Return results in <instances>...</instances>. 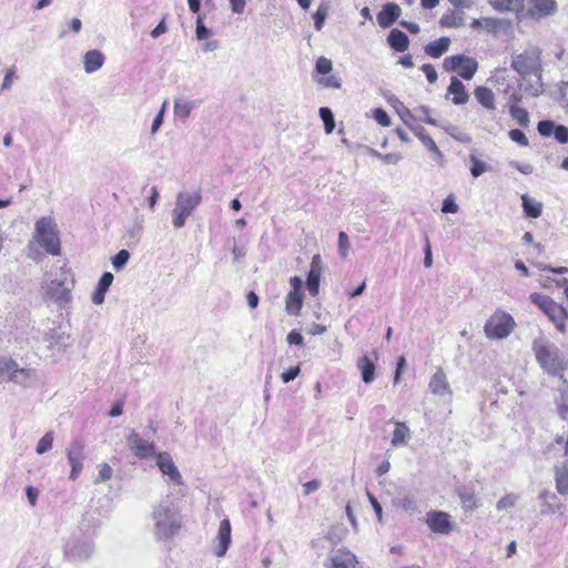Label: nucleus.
Returning a JSON list of instances; mask_svg holds the SVG:
<instances>
[{"mask_svg": "<svg viewBox=\"0 0 568 568\" xmlns=\"http://www.w3.org/2000/svg\"><path fill=\"white\" fill-rule=\"evenodd\" d=\"M532 351L537 363L546 373L562 378V374L568 367V362L557 345L548 338L539 336L532 342Z\"/></svg>", "mask_w": 568, "mask_h": 568, "instance_id": "f257e3e1", "label": "nucleus"}, {"mask_svg": "<svg viewBox=\"0 0 568 568\" xmlns=\"http://www.w3.org/2000/svg\"><path fill=\"white\" fill-rule=\"evenodd\" d=\"M152 518L153 532L158 540L170 539L181 529V516L171 503L159 504L153 510Z\"/></svg>", "mask_w": 568, "mask_h": 568, "instance_id": "f03ea898", "label": "nucleus"}, {"mask_svg": "<svg viewBox=\"0 0 568 568\" xmlns=\"http://www.w3.org/2000/svg\"><path fill=\"white\" fill-rule=\"evenodd\" d=\"M33 239L53 256L61 254L59 230L51 217L43 216L36 222Z\"/></svg>", "mask_w": 568, "mask_h": 568, "instance_id": "7ed1b4c3", "label": "nucleus"}, {"mask_svg": "<svg viewBox=\"0 0 568 568\" xmlns=\"http://www.w3.org/2000/svg\"><path fill=\"white\" fill-rule=\"evenodd\" d=\"M511 68L521 77L536 75L541 80V50L530 47L519 54L513 55Z\"/></svg>", "mask_w": 568, "mask_h": 568, "instance_id": "20e7f679", "label": "nucleus"}, {"mask_svg": "<svg viewBox=\"0 0 568 568\" xmlns=\"http://www.w3.org/2000/svg\"><path fill=\"white\" fill-rule=\"evenodd\" d=\"M202 195L200 191L180 192L176 195L175 206L172 210V224L175 229L185 225L186 219L200 205Z\"/></svg>", "mask_w": 568, "mask_h": 568, "instance_id": "39448f33", "label": "nucleus"}, {"mask_svg": "<svg viewBox=\"0 0 568 568\" xmlns=\"http://www.w3.org/2000/svg\"><path fill=\"white\" fill-rule=\"evenodd\" d=\"M515 326L516 323L511 315L498 311L486 321L484 332L490 339H503L513 333Z\"/></svg>", "mask_w": 568, "mask_h": 568, "instance_id": "423d86ee", "label": "nucleus"}, {"mask_svg": "<svg viewBox=\"0 0 568 568\" xmlns=\"http://www.w3.org/2000/svg\"><path fill=\"white\" fill-rule=\"evenodd\" d=\"M6 377L16 384L29 386L33 382V372L19 368L13 359L0 358V379Z\"/></svg>", "mask_w": 568, "mask_h": 568, "instance_id": "0eeeda50", "label": "nucleus"}, {"mask_svg": "<svg viewBox=\"0 0 568 568\" xmlns=\"http://www.w3.org/2000/svg\"><path fill=\"white\" fill-rule=\"evenodd\" d=\"M72 286V282L69 285L65 280H52L42 288L45 298L53 301L59 307H63L71 301Z\"/></svg>", "mask_w": 568, "mask_h": 568, "instance_id": "6e6552de", "label": "nucleus"}, {"mask_svg": "<svg viewBox=\"0 0 568 568\" xmlns=\"http://www.w3.org/2000/svg\"><path fill=\"white\" fill-rule=\"evenodd\" d=\"M94 554V545L90 540H74L64 548V558L71 562L88 561Z\"/></svg>", "mask_w": 568, "mask_h": 568, "instance_id": "1a4fd4ad", "label": "nucleus"}, {"mask_svg": "<svg viewBox=\"0 0 568 568\" xmlns=\"http://www.w3.org/2000/svg\"><path fill=\"white\" fill-rule=\"evenodd\" d=\"M426 524L435 534L448 535L454 529L450 515L440 510H430L426 514Z\"/></svg>", "mask_w": 568, "mask_h": 568, "instance_id": "9d476101", "label": "nucleus"}, {"mask_svg": "<svg viewBox=\"0 0 568 568\" xmlns=\"http://www.w3.org/2000/svg\"><path fill=\"white\" fill-rule=\"evenodd\" d=\"M126 443L134 455L141 459L151 457L155 454V445L142 439L135 430L126 436Z\"/></svg>", "mask_w": 568, "mask_h": 568, "instance_id": "9b49d317", "label": "nucleus"}, {"mask_svg": "<svg viewBox=\"0 0 568 568\" xmlns=\"http://www.w3.org/2000/svg\"><path fill=\"white\" fill-rule=\"evenodd\" d=\"M156 465L164 475L169 476L173 484L181 485L183 483L182 476L169 453H159L156 455Z\"/></svg>", "mask_w": 568, "mask_h": 568, "instance_id": "f8f14e48", "label": "nucleus"}, {"mask_svg": "<svg viewBox=\"0 0 568 568\" xmlns=\"http://www.w3.org/2000/svg\"><path fill=\"white\" fill-rule=\"evenodd\" d=\"M322 270V258L318 254H316L312 257L311 268L306 278V287L312 296H316L320 292V278Z\"/></svg>", "mask_w": 568, "mask_h": 568, "instance_id": "ddd939ff", "label": "nucleus"}, {"mask_svg": "<svg viewBox=\"0 0 568 568\" xmlns=\"http://www.w3.org/2000/svg\"><path fill=\"white\" fill-rule=\"evenodd\" d=\"M402 9L394 2H388L382 7L377 13V22L381 28L386 29L392 27L400 17Z\"/></svg>", "mask_w": 568, "mask_h": 568, "instance_id": "4468645a", "label": "nucleus"}, {"mask_svg": "<svg viewBox=\"0 0 568 568\" xmlns=\"http://www.w3.org/2000/svg\"><path fill=\"white\" fill-rule=\"evenodd\" d=\"M556 11L557 3L555 0H530L528 14L534 19H540L554 14Z\"/></svg>", "mask_w": 568, "mask_h": 568, "instance_id": "2eb2a0df", "label": "nucleus"}, {"mask_svg": "<svg viewBox=\"0 0 568 568\" xmlns=\"http://www.w3.org/2000/svg\"><path fill=\"white\" fill-rule=\"evenodd\" d=\"M216 539L217 546L214 550V554L217 557H223L231 544V523L229 519L225 518L220 523Z\"/></svg>", "mask_w": 568, "mask_h": 568, "instance_id": "dca6fc26", "label": "nucleus"}, {"mask_svg": "<svg viewBox=\"0 0 568 568\" xmlns=\"http://www.w3.org/2000/svg\"><path fill=\"white\" fill-rule=\"evenodd\" d=\"M414 134L422 141L424 146L433 153L434 160L439 164L444 165V155L436 145L435 141L427 134L426 130L422 125L412 128Z\"/></svg>", "mask_w": 568, "mask_h": 568, "instance_id": "f3484780", "label": "nucleus"}, {"mask_svg": "<svg viewBox=\"0 0 568 568\" xmlns=\"http://www.w3.org/2000/svg\"><path fill=\"white\" fill-rule=\"evenodd\" d=\"M544 314L556 325L558 331L565 332L568 313L562 305L552 301Z\"/></svg>", "mask_w": 568, "mask_h": 568, "instance_id": "a211bd4d", "label": "nucleus"}, {"mask_svg": "<svg viewBox=\"0 0 568 568\" xmlns=\"http://www.w3.org/2000/svg\"><path fill=\"white\" fill-rule=\"evenodd\" d=\"M539 499L541 501L540 513L542 515L555 514L557 511L562 515L564 505L558 503V497L555 493L545 489L539 494Z\"/></svg>", "mask_w": 568, "mask_h": 568, "instance_id": "6ab92c4d", "label": "nucleus"}, {"mask_svg": "<svg viewBox=\"0 0 568 568\" xmlns=\"http://www.w3.org/2000/svg\"><path fill=\"white\" fill-rule=\"evenodd\" d=\"M448 94H453V103L462 105L468 102L469 95L466 92L464 83L456 77L450 79V84L447 89Z\"/></svg>", "mask_w": 568, "mask_h": 568, "instance_id": "aec40b11", "label": "nucleus"}, {"mask_svg": "<svg viewBox=\"0 0 568 568\" xmlns=\"http://www.w3.org/2000/svg\"><path fill=\"white\" fill-rule=\"evenodd\" d=\"M104 55L101 51L94 49L89 50L83 57L84 70L87 73H93L102 68L104 63Z\"/></svg>", "mask_w": 568, "mask_h": 568, "instance_id": "412c9836", "label": "nucleus"}, {"mask_svg": "<svg viewBox=\"0 0 568 568\" xmlns=\"http://www.w3.org/2000/svg\"><path fill=\"white\" fill-rule=\"evenodd\" d=\"M113 274L110 272H104L99 280L98 286L92 295V303L95 305H100L104 301L105 293L110 288L113 282Z\"/></svg>", "mask_w": 568, "mask_h": 568, "instance_id": "4be33fe9", "label": "nucleus"}, {"mask_svg": "<svg viewBox=\"0 0 568 568\" xmlns=\"http://www.w3.org/2000/svg\"><path fill=\"white\" fill-rule=\"evenodd\" d=\"M387 43L393 50L404 52L409 45V39L404 31L392 29L387 37Z\"/></svg>", "mask_w": 568, "mask_h": 568, "instance_id": "5701e85b", "label": "nucleus"}, {"mask_svg": "<svg viewBox=\"0 0 568 568\" xmlns=\"http://www.w3.org/2000/svg\"><path fill=\"white\" fill-rule=\"evenodd\" d=\"M357 560L351 551H338L331 557L328 568H356Z\"/></svg>", "mask_w": 568, "mask_h": 568, "instance_id": "b1692460", "label": "nucleus"}, {"mask_svg": "<svg viewBox=\"0 0 568 568\" xmlns=\"http://www.w3.org/2000/svg\"><path fill=\"white\" fill-rule=\"evenodd\" d=\"M429 389L435 395L450 393L449 384L443 369H438L430 378Z\"/></svg>", "mask_w": 568, "mask_h": 568, "instance_id": "393cba45", "label": "nucleus"}, {"mask_svg": "<svg viewBox=\"0 0 568 568\" xmlns=\"http://www.w3.org/2000/svg\"><path fill=\"white\" fill-rule=\"evenodd\" d=\"M450 39L448 37H442L427 43L424 48L425 53L432 58L442 57L449 48Z\"/></svg>", "mask_w": 568, "mask_h": 568, "instance_id": "a878e982", "label": "nucleus"}, {"mask_svg": "<svg viewBox=\"0 0 568 568\" xmlns=\"http://www.w3.org/2000/svg\"><path fill=\"white\" fill-rule=\"evenodd\" d=\"M303 292L290 291L285 297V311L288 315H298L303 306Z\"/></svg>", "mask_w": 568, "mask_h": 568, "instance_id": "bb28decb", "label": "nucleus"}, {"mask_svg": "<svg viewBox=\"0 0 568 568\" xmlns=\"http://www.w3.org/2000/svg\"><path fill=\"white\" fill-rule=\"evenodd\" d=\"M525 0H488V3L498 12H517L524 8Z\"/></svg>", "mask_w": 568, "mask_h": 568, "instance_id": "cd10ccee", "label": "nucleus"}, {"mask_svg": "<svg viewBox=\"0 0 568 568\" xmlns=\"http://www.w3.org/2000/svg\"><path fill=\"white\" fill-rule=\"evenodd\" d=\"M555 479L557 491L561 495L568 494V462L555 467Z\"/></svg>", "mask_w": 568, "mask_h": 568, "instance_id": "c85d7f7f", "label": "nucleus"}, {"mask_svg": "<svg viewBox=\"0 0 568 568\" xmlns=\"http://www.w3.org/2000/svg\"><path fill=\"white\" fill-rule=\"evenodd\" d=\"M511 100L514 103L509 106L510 116L516 120L520 126L527 128L529 125V114L527 110L516 104L520 100L517 95H513Z\"/></svg>", "mask_w": 568, "mask_h": 568, "instance_id": "c756f323", "label": "nucleus"}, {"mask_svg": "<svg viewBox=\"0 0 568 568\" xmlns=\"http://www.w3.org/2000/svg\"><path fill=\"white\" fill-rule=\"evenodd\" d=\"M357 368L361 371L365 384H371L375 378V365L366 355L357 361Z\"/></svg>", "mask_w": 568, "mask_h": 568, "instance_id": "7c9ffc66", "label": "nucleus"}, {"mask_svg": "<svg viewBox=\"0 0 568 568\" xmlns=\"http://www.w3.org/2000/svg\"><path fill=\"white\" fill-rule=\"evenodd\" d=\"M409 437L410 430L407 425L403 422H395V430L392 437V445L395 447L404 446L407 444Z\"/></svg>", "mask_w": 568, "mask_h": 568, "instance_id": "2f4dec72", "label": "nucleus"}, {"mask_svg": "<svg viewBox=\"0 0 568 568\" xmlns=\"http://www.w3.org/2000/svg\"><path fill=\"white\" fill-rule=\"evenodd\" d=\"M523 210L526 216L531 219H538L542 213V204L528 196V194L521 195Z\"/></svg>", "mask_w": 568, "mask_h": 568, "instance_id": "473e14b6", "label": "nucleus"}, {"mask_svg": "<svg viewBox=\"0 0 568 568\" xmlns=\"http://www.w3.org/2000/svg\"><path fill=\"white\" fill-rule=\"evenodd\" d=\"M475 98L484 108L495 110V95L493 91L486 87H478L475 89Z\"/></svg>", "mask_w": 568, "mask_h": 568, "instance_id": "72a5a7b5", "label": "nucleus"}, {"mask_svg": "<svg viewBox=\"0 0 568 568\" xmlns=\"http://www.w3.org/2000/svg\"><path fill=\"white\" fill-rule=\"evenodd\" d=\"M68 460H84V442L80 438H74L67 447Z\"/></svg>", "mask_w": 568, "mask_h": 568, "instance_id": "f704fd0d", "label": "nucleus"}, {"mask_svg": "<svg viewBox=\"0 0 568 568\" xmlns=\"http://www.w3.org/2000/svg\"><path fill=\"white\" fill-rule=\"evenodd\" d=\"M564 387L559 389V396L556 399L559 416L568 422V382L562 379Z\"/></svg>", "mask_w": 568, "mask_h": 568, "instance_id": "c9c22d12", "label": "nucleus"}, {"mask_svg": "<svg viewBox=\"0 0 568 568\" xmlns=\"http://www.w3.org/2000/svg\"><path fill=\"white\" fill-rule=\"evenodd\" d=\"M457 495L460 499V503H462V507L469 511V510H474L478 507L477 505V499L475 497V494L473 490H469L465 487L463 488H458L457 489Z\"/></svg>", "mask_w": 568, "mask_h": 568, "instance_id": "e433bc0d", "label": "nucleus"}, {"mask_svg": "<svg viewBox=\"0 0 568 568\" xmlns=\"http://www.w3.org/2000/svg\"><path fill=\"white\" fill-rule=\"evenodd\" d=\"M478 63L475 59L465 57V60L463 64L459 67V70H457V73L460 78L465 80H470L474 78L475 73L477 72Z\"/></svg>", "mask_w": 568, "mask_h": 568, "instance_id": "4c0bfd02", "label": "nucleus"}, {"mask_svg": "<svg viewBox=\"0 0 568 568\" xmlns=\"http://www.w3.org/2000/svg\"><path fill=\"white\" fill-rule=\"evenodd\" d=\"M193 108L194 103L192 101L176 99L174 101V115L180 119H186Z\"/></svg>", "mask_w": 568, "mask_h": 568, "instance_id": "58836bf2", "label": "nucleus"}, {"mask_svg": "<svg viewBox=\"0 0 568 568\" xmlns=\"http://www.w3.org/2000/svg\"><path fill=\"white\" fill-rule=\"evenodd\" d=\"M320 116L324 123L325 132L331 134L335 128L334 114L329 108L322 106L320 108Z\"/></svg>", "mask_w": 568, "mask_h": 568, "instance_id": "ea45409f", "label": "nucleus"}, {"mask_svg": "<svg viewBox=\"0 0 568 568\" xmlns=\"http://www.w3.org/2000/svg\"><path fill=\"white\" fill-rule=\"evenodd\" d=\"M464 54L450 55L444 59L443 68L448 72H457L465 60Z\"/></svg>", "mask_w": 568, "mask_h": 568, "instance_id": "a19ab883", "label": "nucleus"}, {"mask_svg": "<svg viewBox=\"0 0 568 568\" xmlns=\"http://www.w3.org/2000/svg\"><path fill=\"white\" fill-rule=\"evenodd\" d=\"M483 23L489 33H497L506 27V20L497 18H483Z\"/></svg>", "mask_w": 568, "mask_h": 568, "instance_id": "79ce46f5", "label": "nucleus"}, {"mask_svg": "<svg viewBox=\"0 0 568 568\" xmlns=\"http://www.w3.org/2000/svg\"><path fill=\"white\" fill-rule=\"evenodd\" d=\"M196 27H195V36L199 41L205 40L212 36V30L206 28L204 24V16L200 12L196 13Z\"/></svg>", "mask_w": 568, "mask_h": 568, "instance_id": "37998d69", "label": "nucleus"}, {"mask_svg": "<svg viewBox=\"0 0 568 568\" xmlns=\"http://www.w3.org/2000/svg\"><path fill=\"white\" fill-rule=\"evenodd\" d=\"M328 13V6L326 3H321L314 13V27L317 31L322 30L325 19Z\"/></svg>", "mask_w": 568, "mask_h": 568, "instance_id": "c03bdc74", "label": "nucleus"}, {"mask_svg": "<svg viewBox=\"0 0 568 568\" xmlns=\"http://www.w3.org/2000/svg\"><path fill=\"white\" fill-rule=\"evenodd\" d=\"M52 444H53V433L52 432H48L39 442H38V445H37V453L39 455H42L47 452H49L51 448H52Z\"/></svg>", "mask_w": 568, "mask_h": 568, "instance_id": "a18cd8bd", "label": "nucleus"}, {"mask_svg": "<svg viewBox=\"0 0 568 568\" xmlns=\"http://www.w3.org/2000/svg\"><path fill=\"white\" fill-rule=\"evenodd\" d=\"M130 258V253L126 250H120L113 257H112V265L116 271L122 270Z\"/></svg>", "mask_w": 568, "mask_h": 568, "instance_id": "49530a36", "label": "nucleus"}, {"mask_svg": "<svg viewBox=\"0 0 568 568\" xmlns=\"http://www.w3.org/2000/svg\"><path fill=\"white\" fill-rule=\"evenodd\" d=\"M517 500H518L517 495H515L513 493L507 494L497 501L496 508L498 510H506V509L513 508L516 505Z\"/></svg>", "mask_w": 568, "mask_h": 568, "instance_id": "de8ad7c7", "label": "nucleus"}, {"mask_svg": "<svg viewBox=\"0 0 568 568\" xmlns=\"http://www.w3.org/2000/svg\"><path fill=\"white\" fill-rule=\"evenodd\" d=\"M529 298L542 312H545L548 308V306L551 304V302L554 301L549 296L542 295L540 293H532V294H530Z\"/></svg>", "mask_w": 568, "mask_h": 568, "instance_id": "09e8293b", "label": "nucleus"}, {"mask_svg": "<svg viewBox=\"0 0 568 568\" xmlns=\"http://www.w3.org/2000/svg\"><path fill=\"white\" fill-rule=\"evenodd\" d=\"M529 298L542 312H545L548 308V306L551 304V302L554 301L549 296L542 295L540 293H532V294H530Z\"/></svg>", "mask_w": 568, "mask_h": 568, "instance_id": "8fccbe9b", "label": "nucleus"}, {"mask_svg": "<svg viewBox=\"0 0 568 568\" xmlns=\"http://www.w3.org/2000/svg\"><path fill=\"white\" fill-rule=\"evenodd\" d=\"M555 128H556V124L551 120H542V121H539L537 124L538 133L544 138H548L551 134H554Z\"/></svg>", "mask_w": 568, "mask_h": 568, "instance_id": "3c124183", "label": "nucleus"}, {"mask_svg": "<svg viewBox=\"0 0 568 568\" xmlns=\"http://www.w3.org/2000/svg\"><path fill=\"white\" fill-rule=\"evenodd\" d=\"M470 173L474 178L480 176L484 172L487 171V165L478 160L474 154H470Z\"/></svg>", "mask_w": 568, "mask_h": 568, "instance_id": "603ef678", "label": "nucleus"}, {"mask_svg": "<svg viewBox=\"0 0 568 568\" xmlns=\"http://www.w3.org/2000/svg\"><path fill=\"white\" fill-rule=\"evenodd\" d=\"M315 69L320 74H327L333 69L332 61L325 57H321L316 61Z\"/></svg>", "mask_w": 568, "mask_h": 568, "instance_id": "864d4df0", "label": "nucleus"}, {"mask_svg": "<svg viewBox=\"0 0 568 568\" xmlns=\"http://www.w3.org/2000/svg\"><path fill=\"white\" fill-rule=\"evenodd\" d=\"M98 477L93 480L94 484H99L109 480L112 477L113 469L108 464H101Z\"/></svg>", "mask_w": 568, "mask_h": 568, "instance_id": "5fc2aeb1", "label": "nucleus"}, {"mask_svg": "<svg viewBox=\"0 0 568 568\" xmlns=\"http://www.w3.org/2000/svg\"><path fill=\"white\" fill-rule=\"evenodd\" d=\"M508 135H509L511 141L518 143L521 146H528L529 145V141H528L527 136L519 129L510 130Z\"/></svg>", "mask_w": 568, "mask_h": 568, "instance_id": "6e6d98bb", "label": "nucleus"}, {"mask_svg": "<svg viewBox=\"0 0 568 568\" xmlns=\"http://www.w3.org/2000/svg\"><path fill=\"white\" fill-rule=\"evenodd\" d=\"M338 251L342 257H346L349 251V241L345 232L338 233Z\"/></svg>", "mask_w": 568, "mask_h": 568, "instance_id": "4d7b16f0", "label": "nucleus"}, {"mask_svg": "<svg viewBox=\"0 0 568 568\" xmlns=\"http://www.w3.org/2000/svg\"><path fill=\"white\" fill-rule=\"evenodd\" d=\"M554 135H555V139L559 143H561V144L568 143V128L566 125H562V124L556 125V128L554 130Z\"/></svg>", "mask_w": 568, "mask_h": 568, "instance_id": "13d9d810", "label": "nucleus"}, {"mask_svg": "<svg viewBox=\"0 0 568 568\" xmlns=\"http://www.w3.org/2000/svg\"><path fill=\"white\" fill-rule=\"evenodd\" d=\"M14 78H16V67L12 65L9 69H7V71H6L4 79L1 84V91L10 90Z\"/></svg>", "mask_w": 568, "mask_h": 568, "instance_id": "bf43d9fd", "label": "nucleus"}, {"mask_svg": "<svg viewBox=\"0 0 568 568\" xmlns=\"http://www.w3.org/2000/svg\"><path fill=\"white\" fill-rule=\"evenodd\" d=\"M165 104H166V102L163 103L162 108L160 109V111L158 112L155 118L153 119V122H152V125H151V134L152 135L156 134V132L159 131V129L161 128V125L163 123V118H164V112H165Z\"/></svg>", "mask_w": 568, "mask_h": 568, "instance_id": "052dcab7", "label": "nucleus"}, {"mask_svg": "<svg viewBox=\"0 0 568 568\" xmlns=\"http://www.w3.org/2000/svg\"><path fill=\"white\" fill-rule=\"evenodd\" d=\"M374 119L377 121L378 124L383 126H388L390 124V118L384 109H375Z\"/></svg>", "mask_w": 568, "mask_h": 568, "instance_id": "680f3d73", "label": "nucleus"}, {"mask_svg": "<svg viewBox=\"0 0 568 568\" xmlns=\"http://www.w3.org/2000/svg\"><path fill=\"white\" fill-rule=\"evenodd\" d=\"M69 464L71 466L69 478L75 480L83 469V460H71Z\"/></svg>", "mask_w": 568, "mask_h": 568, "instance_id": "e2e57ef3", "label": "nucleus"}, {"mask_svg": "<svg viewBox=\"0 0 568 568\" xmlns=\"http://www.w3.org/2000/svg\"><path fill=\"white\" fill-rule=\"evenodd\" d=\"M301 373L300 366L291 367L287 371L283 372L281 378L284 383H288L294 381Z\"/></svg>", "mask_w": 568, "mask_h": 568, "instance_id": "0e129e2a", "label": "nucleus"}, {"mask_svg": "<svg viewBox=\"0 0 568 568\" xmlns=\"http://www.w3.org/2000/svg\"><path fill=\"white\" fill-rule=\"evenodd\" d=\"M442 211L444 213H457L458 205L452 196H448L443 201Z\"/></svg>", "mask_w": 568, "mask_h": 568, "instance_id": "69168bd1", "label": "nucleus"}, {"mask_svg": "<svg viewBox=\"0 0 568 568\" xmlns=\"http://www.w3.org/2000/svg\"><path fill=\"white\" fill-rule=\"evenodd\" d=\"M286 339H287L288 344H291V345H297V346L304 345V338H303L302 334L296 329L291 331L287 334Z\"/></svg>", "mask_w": 568, "mask_h": 568, "instance_id": "338daca9", "label": "nucleus"}, {"mask_svg": "<svg viewBox=\"0 0 568 568\" xmlns=\"http://www.w3.org/2000/svg\"><path fill=\"white\" fill-rule=\"evenodd\" d=\"M422 70L424 71L429 83H435L438 79L437 72L434 67L429 63H425L422 65Z\"/></svg>", "mask_w": 568, "mask_h": 568, "instance_id": "774afa93", "label": "nucleus"}]
</instances>
